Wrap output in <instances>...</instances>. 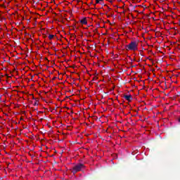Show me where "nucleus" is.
<instances>
[{"mask_svg":"<svg viewBox=\"0 0 180 180\" xmlns=\"http://www.w3.org/2000/svg\"><path fill=\"white\" fill-rule=\"evenodd\" d=\"M128 57L131 60V61H133V60L131 59V58L130 56H128Z\"/></svg>","mask_w":180,"mask_h":180,"instance_id":"7","label":"nucleus"},{"mask_svg":"<svg viewBox=\"0 0 180 180\" xmlns=\"http://www.w3.org/2000/svg\"><path fill=\"white\" fill-rule=\"evenodd\" d=\"M49 40H53V39H54V35L50 34V35L49 36Z\"/></svg>","mask_w":180,"mask_h":180,"instance_id":"5","label":"nucleus"},{"mask_svg":"<svg viewBox=\"0 0 180 180\" xmlns=\"http://www.w3.org/2000/svg\"><path fill=\"white\" fill-rule=\"evenodd\" d=\"M179 122H180V117L179 118Z\"/></svg>","mask_w":180,"mask_h":180,"instance_id":"9","label":"nucleus"},{"mask_svg":"<svg viewBox=\"0 0 180 180\" xmlns=\"http://www.w3.org/2000/svg\"><path fill=\"white\" fill-rule=\"evenodd\" d=\"M84 168H85V165H84V164L78 163L75 167H73V168L72 169V172L74 175H75V174H77V172H79V171H81Z\"/></svg>","mask_w":180,"mask_h":180,"instance_id":"2","label":"nucleus"},{"mask_svg":"<svg viewBox=\"0 0 180 180\" xmlns=\"http://www.w3.org/2000/svg\"><path fill=\"white\" fill-rule=\"evenodd\" d=\"M80 23H82V25H87L88 21H86V18H83L80 20Z\"/></svg>","mask_w":180,"mask_h":180,"instance_id":"4","label":"nucleus"},{"mask_svg":"<svg viewBox=\"0 0 180 180\" xmlns=\"http://www.w3.org/2000/svg\"><path fill=\"white\" fill-rule=\"evenodd\" d=\"M53 79H56V77H53Z\"/></svg>","mask_w":180,"mask_h":180,"instance_id":"10","label":"nucleus"},{"mask_svg":"<svg viewBox=\"0 0 180 180\" xmlns=\"http://www.w3.org/2000/svg\"><path fill=\"white\" fill-rule=\"evenodd\" d=\"M124 98L126 99V101H128V102H131L133 100L131 95H124Z\"/></svg>","mask_w":180,"mask_h":180,"instance_id":"3","label":"nucleus"},{"mask_svg":"<svg viewBox=\"0 0 180 180\" xmlns=\"http://www.w3.org/2000/svg\"><path fill=\"white\" fill-rule=\"evenodd\" d=\"M36 105H37V103L35 102V103H34V105L36 106Z\"/></svg>","mask_w":180,"mask_h":180,"instance_id":"8","label":"nucleus"},{"mask_svg":"<svg viewBox=\"0 0 180 180\" xmlns=\"http://www.w3.org/2000/svg\"><path fill=\"white\" fill-rule=\"evenodd\" d=\"M138 46H139V44H137V42L131 41L129 44L125 46V48H126V50L127 51L131 50L132 51H136V50H137Z\"/></svg>","mask_w":180,"mask_h":180,"instance_id":"1","label":"nucleus"},{"mask_svg":"<svg viewBox=\"0 0 180 180\" xmlns=\"http://www.w3.org/2000/svg\"><path fill=\"white\" fill-rule=\"evenodd\" d=\"M103 0H96V4H99V2L102 1Z\"/></svg>","mask_w":180,"mask_h":180,"instance_id":"6","label":"nucleus"}]
</instances>
